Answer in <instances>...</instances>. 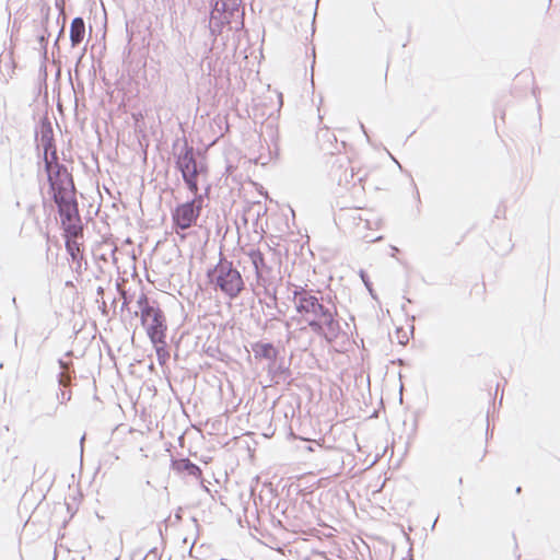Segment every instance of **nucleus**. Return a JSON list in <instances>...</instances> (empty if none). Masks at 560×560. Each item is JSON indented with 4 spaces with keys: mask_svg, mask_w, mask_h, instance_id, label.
<instances>
[{
    "mask_svg": "<svg viewBox=\"0 0 560 560\" xmlns=\"http://www.w3.org/2000/svg\"><path fill=\"white\" fill-rule=\"evenodd\" d=\"M58 207L61 226L65 232L66 248L73 262L81 265L83 259L82 244L79 238L83 236V228L79 214L75 192L52 197Z\"/></svg>",
    "mask_w": 560,
    "mask_h": 560,
    "instance_id": "1",
    "label": "nucleus"
},
{
    "mask_svg": "<svg viewBox=\"0 0 560 560\" xmlns=\"http://www.w3.org/2000/svg\"><path fill=\"white\" fill-rule=\"evenodd\" d=\"M40 144L44 149V163L52 197L75 192L71 174L58 162L54 131L48 124L40 131Z\"/></svg>",
    "mask_w": 560,
    "mask_h": 560,
    "instance_id": "2",
    "label": "nucleus"
},
{
    "mask_svg": "<svg viewBox=\"0 0 560 560\" xmlns=\"http://www.w3.org/2000/svg\"><path fill=\"white\" fill-rule=\"evenodd\" d=\"M294 305L298 322L306 324L315 334L322 335L325 328L331 330L337 326L336 312L305 291L294 292Z\"/></svg>",
    "mask_w": 560,
    "mask_h": 560,
    "instance_id": "3",
    "label": "nucleus"
},
{
    "mask_svg": "<svg viewBox=\"0 0 560 560\" xmlns=\"http://www.w3.org/2000/svg\"><path fill=\"white\" fill-rule=\"evenodd\" d=\"M139 316L151 342H163L166 339L167 323L164 312L159 305L150 302L149 298L142 293L137 300Z\"/></svg>",
    "mask_w": 560,
    "mask_h": 560,
    "instance_id": "4",
    "label": "nucleus"
},
{
    "mask_svg": "<svg viewBox=\"0 0 560 560\" xmlns=\"http://www.w3.org/2000/svg\"><path fill=\"white\" fill-rule=\"evenodd\" d=\"M353 163L348 158H342L337 161L334 168V177L337 179L338 186L341 187L346 192L351 195H360L364 191V179L368 173L364 171L360 175L361 170L359 168L355 173Z\"/></svg>",
    "mask_w": 560,
    "mask_h": 560,
    "instance_id": "5",
    "label": "nucleus"
},
{
    "mask_svg": "<svg viewBox=\"0 0 560 560\" xmlns=\"http://www.w3.org/2000/svg\"><path fill=\"white\" fill-rule=\"evenodd\" d=\"M176 165L188 189L197 195L199 190L198 176L206 173L207 170L202 166L198 167L192 147L185 145L184 152L177 156Z\"/></svg>",
    "mask_w": 560,
    "mask_h": 560,
    "instance_id": "6",
    "label": "nucleus"
},
{
    "mask_svg": "<svg viewBox=\"0 0 560 560\" xmlns=\"http://www.w3.org/2000/svg\"><path fill=\"white\" fill-rule=\"evenodd\" d=\"M202 209L201 197L177 205L172 211V223L176 234L196 225Z\"/></svg>",
    "mask_w": 560,
    "mask_h": 560,
    "instance_id": "7",
    "label": "nucleus"
},
{
    "mask_svg": "<svg viewBox=\"0 0 560 560\" xmlns=\"http://www.w3.org/2000/svg\"><path fill=\"white\" fill-rule=\"evenodd\" d=\"M218 287L230 298H236L244 288L241 273L229 266H221L218 269Z\"/></svg>",
    "mask_w": 560,
    "mask_h": 560,
    "instance_id": "8",
    "label": "nucleus"
},
{
    "mask_svg": "<svg viewBox=\"0 0 560 560\" xmlns=\"http://www.w3.org/2000/svg\"><path fill=\"white\" fill-rule=\"evenodd\" d=\"M237 11L236 0H219L211 12V22H218L219 25L229 24Z\"/></svg>",
    "mask_w": 560,
    "mask_h": 560,
    "instance_id": "9",
    "label": "nucleus"
},
{
    "mask_svg": "<svg viewBox=\"0 0 560 560\" xmlns=\"http://www.w3.org/2000/svg\"><path fill=\"white\" fill-rule=\"evenodd\" d=\"M172 469L177 474L182 476H189L197 480L202 479V471L192 462H190L188 458H180L173 460L172 463Z\"/></svg>",
    "mask_w": 560,
    "mask_h": 560,
    "instance_id": "10",
    "label": "nucleus"
},
{
    "mask_svg": "<svg viewBox=\"0 0 560 560\" xmlns=\"http://www.w3.org/2000/svg\"><path fill=\"white\" fill-rule=\"evenodd\" d=\"M253 351L256 359L268 360L275 363L278 357V351L271 343L257 342L253 346Z\"/></svg>",
    "mask_w": 560,
    "mask_h": 560,
    "instance_id": "11",
    "label": "nucleus"
},
{
    "mask_svg": "<svg viewBox=\"0 0 560 560\" xmlns=\"http://www.w3.org/2000/svg\"><path fill=\"white\" fill-rule=\"evenodd\" d=\"M85 37V23L82 18H74L70 24V42L72 47L80 45Z\"/></svg>",
    "mask_w": 560,
    "mask_h": 560,
    "instance_id": "12",
    "label": "nucleus"
},
{
    "mask_svg": "<svg viewBox=\"0 0 560 560\" xmlns=\"http://www.w3.org/2000/svg\"><path fill=\"white\" fill-rule=\"evenodd\" d=\"M154 348H155V352H156V357H158V360H159V363L160 364H165L166 361L168 360L170 358V353L166 349V339H163V342H152Z\"/></svg>",
    "mask_w": 560,
    "mask_h": 560,
    "instance_id": "13",
    "label": "nucleus"
},
{
    "mask_svg": "<svg viewBox=\"0 0 560 560\" xmlns=\"http://www.w3.org/2000/svg\"><path fill=\"white\" fill-rule=\"evenodd\" d=\"M250 258H252V261L256 268V270L258 271L259 268L261 266H264L265 264V259H264V256L262 254L259 252V250H253L250 254H249Z\"/></svg>",
    "mask_w": 560,
    "mask_h": 560,
    "instance_id": "14",
    "label": "nucleus"
}]
</instances>
